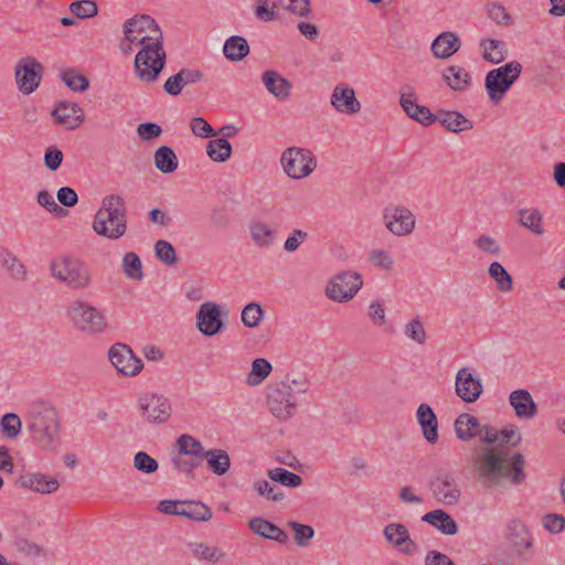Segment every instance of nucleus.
Listing matches in <instances>:
<instances>
[{"label":"nucleus","instance_id":"f257e3e1","mask_svg":"<svg viewBox=\"0 0 565 565\" xmlns=\"http://www.w3.org/2000/svg\"><path fill=\"white\" fill-rule=\"evenodd\" d=\"M484 434L486 446L477 448L471 456L478 482L488 490L504 489L507 482L512 486L524 483V456L521 452H511L505 447H516L521 443L519 427L512 424L505 425L502 429L490 426Z\"/></svg>","mask_w":565,"mask_h":565},{"label":"nucleus","instance_id":"f03ea898","mask_svg":"<svg viewBox=\"0 0 565 565\" xmlns=\"http://www.w3.org/2000/svg\"><path fill=\"white\" fill-rule=\"evenodd\" d=\"M127 42L142 45L135 57V73L138 79L153 83L166 65L163 35L159 25L150 15H136L124 24Z\"/></svg>","mask_w":565,"mask_h":565},{"label":"nucleus","instance_id":"7ed1b4c3","mask_svg":"<svg viewBox=\"0 0 565 565\" xmlns=\"http://www.w3.org/2000/svg\"><path fill=\"white\" fill-rule=\"evenodd\" d=\"M26 422L32 438L45 450H54L60 445V420L57 412L44 402L33 403Z\"/></svg>","mask_w":565,"mask_h":565},{"label":"nucleus","instance_id":"20e7f679","mask_svg":"<svg viewBox=\"0 0 565 565\" xmlns=\"http://www.w3.org/2000/svg\"><path fill=\"white\" fill-rule=\"evenodd\" d=\"M94 232L108 239H119L127 232V207L125 200L118 194L106 195L102 206L94 216Z\"/></svg>","mask_w":565,"mask_h":565},{"label":"nucleus","instance_id":"39448f33","mask_svg":"<svg viewBox=\"0 0 565 565\" xmlns=\"http://www.w3.org/2000/svg\"><path fill=\"white\" fill-rule=\"evenodd\" d=\"M50 271L53 278L70 289L85 290L90 287L93 273L79 258L63 256L51 260Z\"/></svg>","mask_w":565,"mask_h":565},{"label":"nucleus","instance_id":"423d86ee","mask_svg":"<svg viewBox=\"0 0 565 565\" xmlns=\"http://www.w3.org/2000/svg\"><path fill=\"white\" fill-rule=\"evenodd\" d=\"M522 70L520 62L511 61L487 73L484 88L493 104H499L503 99L512 85L520 78Z\"/></svg>","mask_w":565,"mask_h":565},{"label":"nucleus","instance_id":"0eeeda50","mask_svg":"<svg viewBox=\"0 0 565 565\" xmlns=\"http://www.w3.org/2000/svg\"><path fill=\"white\" fill-rule=\"evenodd\" d=\"M74 327L87 334L102 333L107 328L104 313L88 302L76 300L68 310Z\"/></svg>","mask_w":565,"mask_h":565},{"label":"nucleus","instance_id":"6e6552de","mask_svg":"<svg viewBox=\"0 0 565 565\" xmlns=\"http://www.w3.org/2000/svg\"><path fill=\"white\" fill-rule=\"evenodd\" d=\"M280 166L289 178L300 180L315 171L317 160L309 149L289 147L281 153Z\"/></svg>","mask_w":565,"mask_h":565},{"label":"nucleus","instance_id":"1a4fd4ad","mask_svg":"<svg viewBox=\"0 0 565 565\" xmlns=\"http://www.w3.org/2000/svg\"><path fill=\"white\" fill-rule=\"evenodd\" d=\"M267 405L270 413L279 420H288L297 411V401L294 390L287 382H279L268 386Z\"/></svg>","mask_w":565,"mask_h":565},{"label":"nucleus","instance_id":"9d476101","mask_svg":"<svg viewBox=\"0 0 565 565\" xmlns=\"http://www.w3.org/2000/svg\"><path fill=\"white\" fill-rule=\"evenodd\" d=\"M433 497L445 505H456L461 499V488L455 472L440 469L429 482Z\"/></svg>","mask_w":565,"mask_h":565},{"label":"nucleus","instance_id":"9b49d317","mask_svg":"<svg viewBox=\"0 0 565 565\" xmlns=\"http://www.w3.org/2000/svg\"><path fill=\"white\" fill-rule=\"evenodd\" d=\"M362 277L355 271H342L335 275L326 287V295L337 302L351 300L362 287Z\"/></svg>","mask_w":565,"mask_h":565},{"label":"nucleus","instance_id":"f8f14e48","mask_svg":"<svg viewBox=\"0 0 565 565\" xmlns=\"http://www.w3.org/2000/svg\"><path fill=\"white\" fill-rule=\"evenodd\" d=\"M138 407L141 417L150 424H163L172 414L170 401L159 394L146 393L138 397Z\"/></svg>","mask_w":565,"mask_h":565},{"label":"nucleus","instance_id":"ddd939ff","mask_svg":"<svg viewBox=\"0 0 565 565\" xmlns=\"http://www.w3.org/2000/svg\"><path fill=\"white\" fill-rule=\"evenodd\" d=\"M382 220L385 227L396 236L409 235L416 226L413 212L403 205H388L383 210Z\"/></svg>","mask_w":565,"mask_h":565},{"label":"nucleus","instance_id":"4468645a","mask_svg":"<svg viewBox=\"0 0 565 565\" xmlns=\"http://www.w3.org/2000/svg\"><path fill=\"white\" fill-rule=\"evenodd\" d=\"M228 317V310L215 302L207 301L201 305L196 313V327L206 337L220 333L225 323L222 318Z\"/></svg>","mask_w":565,"mask_h":565},{"label":"nucleus","instance_id":"2eb2a0df","mask_svg":"<svg viewBox=\"0 0 565 565\" xmlns=\"http://www.w3.org/2000/svg\"><path fill=\"white\" fill-rule=\"evenodd\" d=\"M108 358L116 371L124 376H136L143 369L141 359L124 343L114 344L108 351Z\"/></svg>","mask_w":565,"mask_h":565},{"label":"nucleus","instance_id":"dca6fc26","mask_svg":"<svg viewBox=\"0 0 565 565\" xmlns=\"http://www.w3.org/2000/svg\"><path fill=\"white\" fill-rule=\"evenodd\" d=\"M43 71V65L34 57L21 58L15 66V81L20 92L25 95L33 93L40 85Z\"/></svg>","mask_w":565,"mask_h":565},{"label":"nucleus","instance_id":"f3484780","mask_svg":"<svg viewBox=\"0 0 565 565\" xmlns=\"http://www.w3.org/2000/svg\"><path fill=\"white\" fill-rule=\"evenodd\" d=\"M455 391L466 403H475L483 392L481 379L470 369L461 367L456 374Z\"/></svg>","mask_w":565,"mask_h":565},{"label":"nucleus","instance_id":"a211bd4d","mask_svg":"<svg viewBox=\"0 0 565 565\" xmlns=\"http://www.w3.org/2000/svg\"><path fill=\"white\" fill-rule=\"evenodd\" d=\"M399 94L401 107L409 118L423 126L434 124L435 114H433L428 107L417 104L415 92L411 86H403Z\"/></svg>","mask_w":565,"mask_h":565},{"label":"nucleus","instance_id":"6ab92c4d","mask_svg":"<svg viewBox=\"0 0 565 565\" xmlns=\"http://www.w3.org/2000/svg\"><path fill=\"white\" fill-rule=\"evenodd\" d=\"M454 428L459 440L470 441L479 437L486 444L484 430L490 429V425H482L476 416L462 413L456 418Z\"/></svg>","mask_w":565,"mask_h":565},{"label":"nucleus","instance_id":"aec40b11","mask_svg":"<svg viewBox=\"0 0 565 565\" xmlns=\"http://www.w3.org/2000/svg\"><path fill=\"white\" fill-rule=\"evenodd\" d=\"M330 104L338 113L345 115L356 114L361 109L354 89L347 84H339L333 88Z\"/></svg>","mask_w":565,"mask_h":565},{"label":"nucleus","instance_id":"412c9836","mask_svg":"<svg viewBox=\"0 0 565 565\" xmlns=\"http://www.w3.org/2000/svg\"><path fill=\"white\" fill-rule=\"evenodd\" d=\"M383 535L391 545L406 555H412L416 551L415 542L411 539L407 527L402 523L385 525Z\"/></svg>","mask_w":565,"mask_h":565},{"label":"nucleus","instance_id":"4be33fe9","mask_svg":"<svg viewBox=\"0 0 565 565\" xmlns=\"http://www.w3.org/2000/svg\"><path fill=\"white\" fill-rule=\"evenodd\" d=\"M18 483L21 488L41 494H50L57 491L60 482L53 477L38 472H24L19 477Z\"/></svg>","mask_w":565,"mask_h":565},{"label":"nucleus","instance_id":"5701e85b","mask_svg":"<svg viewBox=\"0 0 565 565\" xmlns=\"http://www.w3.org/2000/svg\"><path fill=\"white\" fill-rule=\"evenodd\" d=\"M51 114L56 124L67 129L77 128L85 119L83 109L76 103L61 102Z\"/></svg>","mask_w":565,"mask_h":565},{"label":"nucleus","instance_id":"b1692460","mask_svg":"<svg viewBox=\"0 0 565 565\" xmlns=\"http://www.w3.org/2000/svg\"><path fill=\"white\" fill-rule=\"evenodd\" d=\"M461 47L459 36L451 31L441 32L431 43V53L438 60H447Z\"/></svg>","mask_w":565,"mask_h":565},{"label":"nucleus","instance_id":"393cba45","mask_svg":"<svg viewBox=\"0 0 565 565\" xmlns=\"http://www.w3.org/2000/svg\"><path fill=\"white\" fill-rule=\"evenodd\" d=\"M509 403L519 418L531 419L537 414V405L526 390L519 388L511 392Z\"/></svg>","mask_w":565,"mask_h":565},{"label":"nucleus","instance_id":"a878e982","mask_svg":"<svg viewBox=\"0 0 565 565\" xmlns=\"http://www.w3.org/2000/svg\"><path fill=\"white\" fill-rule=\"evenodd\" d=\"M416 418L422 428L424 438L429 444H436L438 440V419L433 408L422 403L416 411Z\"/></svg>","mask_w":565,"mask_h":565},{"label":"nucleus","instance_id":"bb28decb","mask_svg":"<svg viewBox=\"0 0 565 565\" xmlns=\"http://www.w3.org/2000/svg\"><path fill=\"white\" fill-rule=\"evenodd\" d=\"M436 121H438L448 131L457 134L471 130L473 128L472 121L456 110H438L434 115V122Z\"/></svg>","mask_w":565,"mask_h":565},{"label":"nucleus","instance_id":"cd10ccee","mask_svg":"<svg viewBox=\"0 0 565 565\" xmlns=\"http://www.w3.org/2000/svg\"><path fill=\"white\" fill-rule=\"evenodd\" d=\"M249 529L260 537L286 544L289 540L287 533L276 524L263 519L253 518L248 522Z\"/></svg>","mask_w":565,"mask_h":565},{"label":"nucleus","instance_id":"c85d7f7f","mask_svg":"<svg viewBox=\"0 0 565 565\" xmlns=\"http://www.w3.org/2000/svg\"><path fill=\"white\" fill-rule=\"evenodd\" d=\"M262 82L266 89L279 100H285L290 96L291 83L276 71H266L262 75Z\"/></svg>","mask_w":565,"mask_h":565},{"label":"nucleus","instance_id":"c756f323","mask_svg":"<svg viewBox=\"0 0 565 565\" xmlns=\"http://www.w3.org/2000/svg\"><path fill=\"white\" fill-rule=\"evenodd\" d=\"M422 521L430 524L445 535H455L458 532V525L454 518L441 509L427 512L422 516Z\"/></svg>","mask_w":565,"mask_h":565},{"label":"nucleus","instance_id":"7c9ffc66","mask_svg":"<svg viewBox=\"0 0 565 565\" xmlns=\"http://www.w3.org/2000/svg\"><path fill=\"white\" fill-rule=\"evenodd\" d=\"M518 223L536 236L544 235L543 214L537 207H522L518 210Z\"/></svg>","mask_w":565,"mask_h":565},{"label":"nucleus","instance_id":"2f4dec72","mask_svg":"<svg viewBox=\"0 0 565 565\" xmlns=\"http://www.w3.org/2000/svg\"><path fill=\"white\" fill-rule=\"evenodd\" d=\"M202 458L206 460V466L216 476H224L231 468V458L226 450L221 448H211L205 450Z\"/></svg>","mask_w":565,"mask_h":565},{"label":"nucleus","instance_id":"473e14b6","mask_svg":"<svg viewBox=\"0 0 565 565\" xmlns=\"http://www.w3.org/2000/svg\"><path fill=\"white\" fill-rule=\"evenodd\" d=\"M480 47L482 49V58L492 64L501 63L509 54L507 43L498 39H482Z\"/></svg>","mask_w":565,"mask_h":565},{"label":"nucleus","instance_id":"72a5a7b5","mask_svg":"<svg viewBox=\"0 0 565 565\" xmlns=\"http://www.w3.org/2000/svg\"><path fill=\"white\" fill-rule=\"evenodd\" d=\"M248 230L253 243L259 248L271 246L277 238L276 230L262 221L252 222Z\"/></svg>","mask_w":565,"mask_h":565},{"label":"nucleus","instance_id":"f704fd0d","mask_svg":"<svg viewBox=\"0 0 565 565\" xmlns=\"http://www.w3.org/2000/svg\"><path fill=\"white\" fill-rule=\"evenodd\" d=\"M443 78L456 92H465L471 82L470 74L458 65L448 66L443 74Z\"/></svg>","mask_w":565,"mask_h":565},{"label":"nucleus","instance_id":"c9c22d12","mask_svg":"<svg viewBox=\"0 0 565 565\" xmlns=\"http://www.w3.org/2000/svg\"><path fill=\"white\" fill-rule=\"evenodd\" d=\"M156 168L164 174L174 172L178 169V158L173 149L169 146L159 147L153 156Z\"/></svg>","mask_w":565,"mask_h":565},{"label":"nucleus","instance_id":"e433bc0d","mask_svg":"<svg viewBox=\"0 0 565 565\" xmlns=\"http://www.w3.org/2000/svg\"><path fill=\"white\" fill-rule=\"evenodd\" d=\"M223 52L227 60L238 62L248 55L249 45L244 38L233 35L225 41Z\"/></svg>","mask_w":565,"mask_h":565},{"label":"nucleus","instance_id":"4c0bfd02","mask_svg":"<svg viewBox=\"0 0 565 565\" xmlns=\"http://www.w3.org/2000/svg\"><path fill=\"white\" fill-rule=\"evenodd\" d=\"M0 262L8 274L15 280L26 278V269L22 262L9 249L0 252Z\"/></svg>","mask_w":565,"mask_h":565},{"label":"nucleus","instance_id":"58836bf2","mask_svg":"<svg viewBox=\"0 0 565 565\" xmlns=\"http://www.w3.org/2000/svg\"><path fill=\"white\" fill-rule=\"evenodd\" d=\"M232 145L225 138H215L207 142L206 153L214 162H225L232 156Z\"/></svg>","mask_w":565,"mask_h":565},{"label":"nucleus","instance_id":"ea45409f","mask_svg":"<svg viewBox=\"0 0 565 565\" xmlns=\"http://www.w3.org/2000/svg\"><path fill=\"white\" fill-rule=\"evenodd\" d=\"M180 516H185L194 521H209L212 518L211 509L202 502L183 501Z\"/></svg>","mask_w":565,"mask_h":565},{"label":"nucleus","instance_id":"a19ab883","mask_svg":"<svg viewBox=\"0 0 565 565\" xmlns=\"http://www.w3.org/2000/svg\"><path fill=\"white\" fill-rule=\"evenodd\" d=\"M175 447L178 452L181 455H186L198 459L202 458L203 454L205 452L202 443L186 434H183L177 438Z\"/></svg>","mask_w":565,"mask_h":565},{"label":"nucleus","instance_id":"79ce46f5","mask_svg":"<svg viewBox=\"0 0 565 565\" xmlns=\"http://www.w3.org/2000/svg\"><path fill=\"white\" fill-rule=\"evenodd\" d=\"M489 276L495 281L497 288L502 292L511 291L513 288V278L499 262L490 264Z\"/></svg>","mask_w":565,"mask_h":565},{"label":"nucleus","instance_id":"37998d69","mask_svg":"<svg viewBox=\"0 0 565 565\" xmlns=\"http://www.w3.org/2000/svg\"><path fill=\"white\" fill-rule=\"evenodd\" d=\"M122 271L127 278L134 281H140L143 278L142 264L140 257L134 253L128 252L124 255L121 262Z\"/></svg>","mask_w":565,"mask_h":565},{"label":"nucleus","instance_id":"c03bdc74","mask_svg":"<svg viewBox=\"0 0 565 565\" xmlns=\"http://www.w3.org/2000/svg\"><path fill=\"white\" fill-rule=\"evenodd\" d=\"M271 370L273 366L266 359H255L247 375V383L253 386L260 384L270 374Z\"/></svg>","mask_w":565,"mask_h":565},{"label":"nucleus","instance_id":"a18cd8bd","mask_svg":"<svg viewBox=\"0 0 565 565\" xmlns=\"http://www.w3.org/2000/svg\"><path fill=\"white\" fill-rule=\"evenodd\" d=\"M267 476L275 482L289 488H298L302 484V478L285 468H274L267 471Z\"/></svg>","mask_w":565,"mask_h":565},{"label":"nucleus","instance_id":"49530a36","mask_svg":"<svg viewBox=\"0 0 565 565\" xmlns=\"http://www.w3.org/2000/svg\"><path fill=\"white\" fill-rule=\"evenodd\" d=\"M22 422L15 413H7L0 418V433L8 439L19 436Z\"/></svg>","mask_w":565,"mask_h":565},{"label":"nucleus","instance_id":"de8ad7c7","mask_svg":"<svg viewBox=\"0 0 565 565\" xmlns=\"http://www.w3.org/2000/svg\"><path fill=\"white\" fill-rule=\"evenodd\" d=\"M171 463L174 469L179 472L186 475L188 477H194V470L200 466L198 458L181 455L180 452L171 454Z\"/></svg>","mask_w":565,"mask_h":565},{"label":"nucleus","instance_id":"09e8293b","mask_svg":"<svg viewBox=\"0 0 565 565\" xmlns=\"http://www.w3.org/2000/svg\"><path fill=\"white\" fill-rule=\"evenodd\" d=\"M264 316L265 312L258 302H249L242 310V322L247 328H256L262 323Z\"/></svg>","mask_w":565,"mask_h":565},{"label":"nucleus","instance_id":"8fccbe9b","mask_svg":"<svg viewBox=\"0 0 565 565\" xmlns=\"http://www.w3.org/2000/svg\"><path fill=\"white\" fill-rule=\"evenodd\" d=\"M193 555L198 558L216 563L224 558V553L215 546H209L203 543L190 544Z\"/></svg>","mask_w":565,"mask_h":565},{"label":"nucleus","instance_id":"3c124183","mask_svg":"<svg viewBox=\"0 0 565 565\" xmlns=\"http://www.w3.org/2000/svg\"><path fill=\"white\" fill-rule=\"evenodd\" d=\"M405 335L415 343L423 345L426 343L427 333L418 316L408 321L404 327Z\"/></svg>","mask_w":565,"mask_h":565},{"label":"nucleus","instance_id":"603ef678","mask_svg":"<svg viewBox=\"0 0 565 565\" xmlns=\"http://www.w3.org/2000/svg\"><path fill=\"white\" fill-rule=\"evenodd\" d=\"M68 8L78 19L94 18L98 13L97 3L94 0H77L72 2Z\"/></svg>","mask_w":565,"mask_h":565},{"label":"nucleus","instance_id":"864d4df0","mask_svg":"<svg viewBox=\"0 0 565 565\" xmlns=\"http://www.w3.org/2000/svg\"><path fill=\"white\" fill-rule=\"evenodd\" d=\"M62 81L73 92H85L89 86L87 77L77 73L75 70L63 72Z\"/></svg>","mask_w":565,"mask_h":565},{"label":"nucleus","instance_id":"5fc2aeb1","mask_svg":"<svg viewBox=\"0 0 565 565\" xmlns=\"http://www.w3.org/2000/svg\"><path fill=\"white\" fill-rule=\"evenodd\" d=\"M255 491L269 501L279 502L284 500V492L267 480H258L254 483Z\"/></svg>","mask_w":565,"mask_h":565},{"label":"nucleus","instance_id":"6e6d98bb","mask_svg":"<svg viewBox=\"0 0 565 565\" xmlns=\"http://www.w3.org/2000/svg\"><path fill=\"white\" fill-rule=\"evenodd\" d=\"M287 526L294 530L295 542L298 546L305 547L309 544L315 535V530L310 525L301 524L296 521L287 522Z\"/></svg>","mask_w":565,"mask_h":565},{"label":"nucleus","instance_id":"4d7b16f0","mask_svg":"<svg viewBox=\"0 0 565 565\" xmlns=\"http://www.w3.org/2000/svg\"><path fill=\"white\" fill-rule=\"evenodd\" d=\"M134 468L140 472L150 475L158 470L159 463L146 451H138L134 456Z\"/></svg>","mask_w":565,"mask_h":565},{"label":"nucleus","instance_id":"13d9d810","mask_svg":"<svg viewBox=\"0 0 565 565\" xmlns=\"http://www.w3.org/2000/svg\"><path fill=\"white\" fill-rule=\"evenodd\" d=\"M154 254L160 262L168 266L177 263L175 249L172 244L167 241L159 239L154 244Z\"/></svg>","mask_w":565,"mask_h":565},{"label":"nucleus","instance_id":"bf43d9fd","mask_svg":"<svg viewBox=\"0 0 565 565\" xmlns=\"http://www.w3.org/2000/svg\"><path fill=\"white\" fill-rule=\"evenodd\" d=\"M282 9L298 17H308L311 12L310 0H278Z\"/></svg>","mask_w":565,"mask_h":565},{"label":"nucleus","instance_id":"052dcab7","mask_svg":"<svg viewBox=\"0 0 565 565\" xmlns=\"http://www.w3.org/2000/svg\"><path fill=\"white\" fill-rule=\"evenodd\" d=\"M369 260L372 265L385 271H391L394 268L393 257L384 249H372L369 253Z\"/></svg>","mask_w":565,"mask_h":565},{"label":"nucleus","instance_id":"680f3d73","mask_svg":"<svg viewBox=\"0 0 565 565\" xmlns=\"http://www.w3.org/2000/svg\"><path fill=\"white\" fill-rule=\"evenodd\" d=\"M192 134L199 138H212L217 136V131L202 117H193L190 121Z\"/></svg>","mask_w":565,"mask_h":565},{"label":"nucleus","instance_id":"e2e57ef3","mask_svg":"<svg viewBox=\"0 0 565 565\" xmlns=\"http://www.w3.org/2000/svg\"><path fill=\"white\" fill-rule=\"evenodd\" d=\"M36 201L41 206H43L45 210H47L55 216H62L67 214V211L60 206L55 202L53 195L46 190H41L38 192Z\"/></svg>","mask_w":565,"mask_h":565},{"label":"nucleus","instance_id":"0e129e2a","mask_svg":"<svg viewBox=\"0 0 565 565\" xmlns=\"http://www.w3.org/2000/svg\"><path fill=\"white\" fill-rule=\"evenodd\" d=\"M475 245L483 253L499 257L501 255V246L497 239L489 235H480L475 239Z\"/></svg>","mask_w":565,"mask_h":565},{"label":"nucleus","instance_id":"69168bd1","mask_svg":"<svg viewBox=\"0 0 565 565\" xmlns=\"http://www.w3.org/2000/svg\"><path fill=\"white\" fill-rule=\"evenodd\" d=\"M488 17L499 25L508 26L512 23V18L507 9L497 2L489 4Z\"/></svg>","mask_w":565,"mask_h":565},{"label":"nucleus","instance_id":"338daca9","mask_svg":"<svg viewBox=\"0 0 565 565\" xmlns=\"http://www.w3.org/2000/svg\"><path fill=\"white\" fill-rule=\"evenodd\" d=\"M255 14L264 22L274 21L277 19V6H269L268 0H257Z\"/></svg>","mask_w":565,"mask_h":565},{"label":"nucleus","instance_id":"774afa93","mask_svg":"<svg viewBox=\"0 0 565 565\" xmlns=\"http://www.w3.org/2000/svg\"><path fill=\"white\" fill-rule=\"evenodd\" d=\"M63 152L55 146H51L45 150L44 164L51 171H56L63 162Z\"/></svg>","mask_w":565,"mask_h":565}]
</instances>
